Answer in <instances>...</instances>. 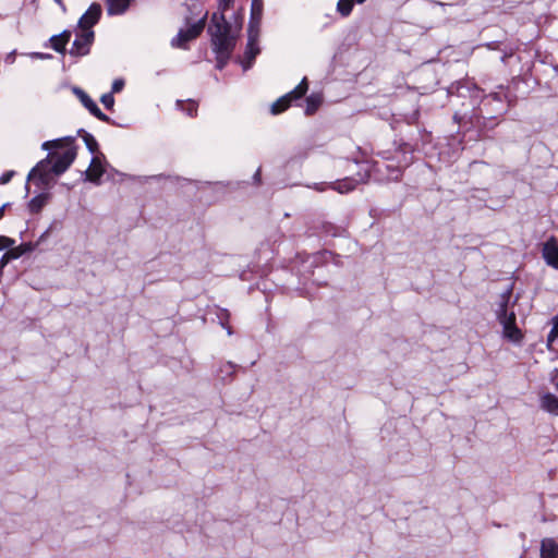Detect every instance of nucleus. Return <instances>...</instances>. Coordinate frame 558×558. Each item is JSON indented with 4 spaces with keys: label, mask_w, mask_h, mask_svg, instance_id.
I'll list each match as a JSON object with an SVG mask.
<instances>
[{
    "label": "nucleus",
    "mask_w": 558,
    "mask_h": 558,
    "mask_svg": "<svg viewBox=\"0 0 558 558\" xmlns=\"http://www.w3.org/2000/svg\"><path fill=\"white\" fill-rule=\"evenodd\" d=\"M15 241L11 238H8L5 235H0V251L5 250L11 246H13Z\"/></svg>",
    "instance_id": "obj_30"
},
{
    "label": "nucleus",
    "mask_w": 558,
    "mask_h": 558,
    "mask_svg": "<svg viewBox=\"0 0 558 558\" xmlns=\"http://www.w3.org/2000/svg\"><path fill=\"white\" fill-rule=\"evenodd\" d=\"M73 93L76 95V97L80 99L82 105L89 111L90 114H93L98 120L106 122L108 124H112V121L110 117L105 114L97 104L89 97V95L84 92L80 87H73Z\"/></svg>",
    "instance_id": "obj_5"
},
{
    "label": "nucleus",
    "mask_w": 558,
    "mask_h": 558,
    "mask_svg": "<svg viewBox=\"0 0 558 558\" xmlns=\"http://www.w3.org/2000/svg\"><path fill=\"white\" fill-rule=\"evenodd\" d=\"M253 3H259L258 0H253Z\"/></svg>",
    "instance_id": "obj_40"
},
{
    "label": "nucleus",
    "mask_w": 558,
    "mask_h": 558,
    "mask_svg": "<svg viewBox=\"0 0 558 558\" xmlns=\"http://www.w3.org/2000/svg\"><path fill=\"white\" fill-rule=\"evenodd\" d=\"M541 558H558V544L553 538H544L541 544Z\"/></svg>",
    "instance_id": "obj_14"
},
{
    "label": "nucleus",
    "mask_w": 558,
    "mask_h": 558,
    "mask_svg": "<svg viewBox=\"0 0 558 558\" xmlns=\"http://www.w3.org/2000/svg\"><path fill=\"white\" fill-rule=\"evenodd\" d=\"M554 326L548 335V342L551 343L558 339V315L553 318Z\"/></svg>",
    "instance_id": "obj_27"
},
{
    "label": "nucleus",
    "mask_w": 558,
    "mask_h": 558,
    "mask_svg": "<svg viewBox=\"0 0 558 558\" xmlns=\"http://www.w3.org/2000/svg\"><path fill=\"white\" fill-rule=\"evenodd\" d=\"M257 37L258 29H248V40L244 52V56L248 61L254 60L256 56L259 53V48L257 47Z\"/></svg>",
    "instance_id": "obj_13"
},
{
    "label": "nucleus",
    "mask_w": 558,
    "mask_h": 558,
    "mask_svg": "<svg viewBox=\"0 0 558 558\" xmlns=\"http://www.w3.org/2000/svg\"><path fill=\"white\" fill-rule=\"evenodd\" d=\"M124 87V81L122 78L114 80L111 86V93H119Z\"/></svg>",
    "instance_id": "obj_32"
},
{
    "label": "nucleus",
    "mask_w": 558,
    "mask_h": 558,
    "mask_svg": "<svg viewBox=\"0 0 558 558\" xmlns=\"http://www.w3.org/2000/svg\"><path fill=\"white\" fill-rule=\"evenodd\" d=\"M94 41V32H82L76 36L72 44L70 54L74 57H83L89 53L90 46Z\"/></svg>",
    "instance_id": "obj_7"
},
{
    "label": "nucleus",
    "mask_w": 558,
    "mask_h": 558,
    "mask_svg": "<svg viewBox=\"0 0 558 558\" xmlns=\"http://www.w3.org/2000/svg\"><path fill=\"white\" fill-rule=\"evenodd\" d=\"M359 184V181L353 178H344L331 184V189L343 194L353 191Z\"/></svg>",
    "instance_id": "obj_18"
},
{
    "label": "nucleus",
    "mask_w": 558,
    "mask_h": 558,
    "mask_svg": "<svg viewBox=\"0 0 558 558\" xmlns=\"http://www.w3.org/2000/svg\"><path fill=\"white\" fill-rule=\"evenodd\" d=\"M404 153L412 151L411 147L408 144H404L400 147Z\"/></svg>",
    "instance_id": "obj_36"
},
{
    "label": "nucleus",
    "mask_w": 558,
    "mask_h": 558,
    "mask_svg": "<svg viewBox=\"0 0 558 558\" xmlns=\"http://www.w3.org/2000/svg\"><path fill=\"white\" fill-rule=\"evenodd\" d=\"M322 102H323V99L319 95L312 94L308 97H306L305 114L313 116L318 110Z\"/></svg>",
    "instance_id": "obj_21"
},
{
    "label": "nucleus",
    "mask_w": 558,
    "mask_h": 558,
    "mask_svg": "<svg viewBox=\"0 0 558 558\" xmlns=\"http://www.w3.org/2000/svg\"><path fill=\"white\" fill-rule=\"evenodd\" d=\"M5 207H7V204H4V205L0 208V220H1V219L3 218V216H4Z\"/></svg>",
    "instance_id": "obj_37"
},
{
    "label": "nucleus",
    "mask_w": 558,
    "mask_h": 558,
    "mask_svg": "<svg viewBox=\"0 0 558 558\" xmlns=\"http://www.w3.org/2000/svg\"><path fill=\"white\" fill-rule=\"evenodd\" d=\"M109 15L123 14L130 7V0H106Z\"/></svg>",
    "instance_id": "obj_16"
},
{
    "label": "nucleus",
    "mask_w": 558,
    "mask_h": 558,
    "mask_svg": "<svg viewBox=\"0 0 558 558\" xmlns=\"http://www.w3.org/2000/svg\"><path fill=\"white\" fill-rule=\"evenodd\" d=\"M101 104L105 106L106 109L112 110L114 106V97L112 93L104 94L100 98Z\"/></svg>",
    "instance_id": "obj_26"
},
{
    "label": "nucleus",
    "mask_w": 558,
    "mask_h": 558,
    "mask_svg": "<svg viewBox=\"0 0 558 558\" xmlns=\"http://www.w3.org/2000/svg\"><path fill=\"white\" fill-rule=\"evenodd\" d=\"M488 97L492 98L495 101H499V102L502 101V98H501V96L498 93H492V94H489Z\"/></svg>",
    "instance_id": "obj_34"
},
{
    "label": "nucleus",
    "mask_w": 558,
    "mask_h": 558,
    "mask_svg": "<svg viewBox=\"0 0 558 558\" xmlns=\"http://www.w3.org/2000/svg\"><path fill=\"white\" fill-rule=\"evenodd\" d=\"M9 250L11 251V256H13L14 259H17L20 258L23 254H25L26 252H29L32 250V244L31 243H22L21 245L16 246V247H9Z\"/></svg>",
    "instance_id": "obj_24"
},
{
    "label": "nucleus",
    "mask_w": 558,
    "mask_h": 558,
    "mask_svg": "<svg viewBox=\"0 0 558 558\" xmlns=\"http://www.w3.org/2000/svg\"><path fill=\"white\" fill-rule=\"evenodd\" d=\"M178 106L184 110L191 118L196 117L198 104L194 100L178 101Z\"/></svg>",
    "instance_id": "obj_23"
},
{
    "label": "nucleus",
    "mask_w": 558,
    "mask_h": 558,
    "mask_svg": "<svg viewBox=\"0 0 558 558\" xmlns=\"http://www.w3.org/2000/svg\"><path fill=\"white\" fill-rule=\"evenodd\" d=\"M102 159H105L104 154L95 155L92 158L89 167L85 171L86 181L97 185L100 183V179L106 171L102 163Z\"/></svg>",
    "instance_id": "obj_8"
},
{
    "label": "nucleus",
    "mask_w": 558,
    "mask_h": 558,
    "mask_svg": "<svg viewBox=\"0 0 558 558\" xmlns=\"http://www.w3.org/2000/svg\"><path fill=\"white\" fill-rule=\"evenodd\" d=\"M543 256L549 266L558 269V241L556 238L551 236L544 244Z\"/></svg>",
    "instance_id": "obj_11"
},
{
    "label": "nucleus",
    "mask_w": 558,
    "mask_h": 558,
    "mask_svg": "<svg viewBox=\"0 0 558 558\" xmlns=\"http://www.w3.org/2000/svg\"><path fill=\"white\" fill-rule=\"evenodd\" d=\"M308 90L307 77H303L302 81L289 93L278 98L270 107V112L274 116L280 114L288 110L292 101L301 99L306 95Z\"/></svg>",
    "instance_id": "obj_3"
},
{
    "label": "nucleus",
    "mask_w": 558,
    "mask_h": 558,
    "mask_svg": "<svg viewBox=\"0 0 558 558\" xmlns=\"http://www.w3.org/2000/svg\"><path fill=\"white\" fill-rule=\"evenodd\" d=\"M453 120H454V122L461 124L462 117L459 113H454L453 114Z\"/></svg>",
    "instance_id": "obj_35"
},
{
    "label": "nucleus",
    "mask_w": 558,
    "mask_h": 558,
    "mask_svg": "<svg viewBox=\"0 0 558 558\" xmlns=\"http://www.w3.org/2000/svg\"><path fill=\"white\" fill-rule=\"evenodd\" d=\"M51 161L49 159V156L43 160H40L28 173L27 180H38V184L46 185L48 184L52 177H51Z\"/></svg>",
    "instance_id": "obj_6"
},
{
    "label": "nucleus",
    "mask_w": 558,
    "mask_h": 558,
    "mask_svg": "<svg viewBox=\"0 0 558 558\" xmlns=\"http://www.w3.org/2000/svg\"><path fill=\"white\" fill-rule=\"evenodd\" d=\"M77 135L81 136L87 147V149L94 154V155H99L101 154L99 151V145H98V142L96 141V138L88 132H86L84 129H80L77 131Z\"/></svg>",
    "instance_id": "obj_19"
},
{
    "label": "nucleus",
    "mask_w": 558,
    "mask_h": 558,
    "mask_svg": "<svg viewBox=\"0 0 558 558\" xmlns=\"http://www.w3.org/2000/svg\"><path fill=\"white\" fill-rule=\"evenodd\" d=\"M367 0H338L336 9L340 16L348 17L351 15L355 4H363Z\"/></svg>",
    "instance_id": "obj_17"
},
{
    "label": "nucleus",
    "mask_w": 558,
    "mask_h": 558,
    "mask_svg": "<svg viewBox=\"0 0 558 558\" xmlns=\"http://www.w3.org/2000/svg\"><path fill=\"white\" fill-rule=\"evenodd\" d=\"M234 0H219L218 12L225 15V13L232 7Z\"/></svg>",
    "instance_id": "obj_29"
},
{
    "label": "nucleus",
    "mask_w": 558,
    "mask_h": 558,
    "mask_svg": "<svg viewBox=\"0 0 558 558\" xmlns=\"http://www.w3.org/2000/svg\"><path fill=\"white\" fill-rule=\"evenodd\" d=\"M511 294H512V288H509L507 291H505L500 295V302L496 310V316H497L498 322H500L501 319H505L509 315L508 304L511 299Z\"/></svg>",
    "instance_id": "obj_15"
},
{
    "label": "nucleus",
    "mask_w": 558,
    "mask_h": 558,
    "mask_svg": "<svg viewBox=\"0 0 558 558\" xmlns=\"http://www.w3.org/2000/svg\"><path fill=\"white\" fill-rule=\"evenodd\" d=\"M11 251L8 250L0 259V268L4 267L10 260L14 259L13 256L10 255Z\"/></svg>",
    "instance_id": "obj_33"
},
{
    "label": "nucleus",
    "mask_w": 558,
    "mask_h": 558,
    "mask_svg": "<svg viewBox=\"0 0 558 558\" xmlns=\"http://www.w3.org/2000/svg\"><path fill=\"white\" fill-rule=\"evenodd\" d=\"M262 15V4L260 3H252V11H251V21H250V28L252 31L258 29V23Z\"/></svg>",
    "instance_id": "obj_22"
},
{
    "label": "nucleus",
    "mask_w": 558,
    "mask_h": 558,
    "mask_svg": "<svg viewBox=\"0 0 558 558\" xmlns=\"http://www.w3.org/2000/svg\"><path fill=\"white\" fill-rule=\"evenodd\" d=\"M36 56H37V57H39V58H46V56H45V54H43V53H37ZM47 57H50V56H49V54H47Z\"/></svg>",
    "instance_id": "obj_39"
},
{
    "label": "nucleus",
    "mask_w": 558,
    "mask_h": 558,
    "mask_svg": "<svg viewBox=\"0 0 558 558\" xmlns=\"http://www.w3.org/2000/svg\"><path fill=\"white\" fill-rule=\"evenodd\" d=\"M101 16V7L99 3H92L87 11L81 16L78 21L80 27L83 32L92 31L90 28L96 25Z\"/></svg>",
    "instance_id": "obj_10"
},
{
    "label": "nucleus",
    "mask_w": 558,
    "mask_h": 558,
    "mask_svg": "<svg viewBox=\"0 0 558 558\" xmlns=\"http://www.w3.org/2000/svg\"><path fill=\"white\" fill-rule=\"evenodd\" d=\"M45 204V198L41 195L35 196L28 203L29 211L33 214H37L41 210Z\"/></svg>",
    "instance_id": "obj_25"
},
{
    "label": "nucleus",
    "mask_w": 558,
    "mask_h": 558,
    "mask_svg": "<svg viewBox=\"0 0 558 558\" xmlns=\"http://www.w3.org/2000/svg\"><path fill=\"white\" fill-rule=\"evenodd\" d=\"M219 318L221 320V325L223 328H226L228 330V333L231 335L232 333V330H231V327L229 326L228 324V320L230 318V314L227 310H223L221 312V314L219 315Z\"/></svg>",
    "instance_id": "obj_28"
},
{
    "label": "nucleus",
    "mask_w": 558,
    "mask_h": 558,
    "mask_svg": "<svg viewBox=\"0 0 558 558\" xmlns=\"http://www.w3.org/2000/svg\"><path fill=\"white\" fill-rule=\"evenodd\" d=\"M205 19L203 17L186 29H180L177 37L172 39L171 44L178 48H186L189 41L196 39L205 27Z\"/></svg>",
    "instance_id": "obj_4"
},
{
    "label": "nucleus",
    "mask_w": 558,
    "mask_h": 558,
    "mask_svg": "<svg viewBox=\"0 0 558 558\" xmlns=\"http://www.w3.org/2000/svg\"><path fill=\"white\" fill-rule=\"evenodd\" d=\"M499 323L502 325L505 338L513 342H520L523 339V333L517 326V316L514 312H510L509 315Z\"/></svg>",
    "instance_id": "obj_9"
},
{
    "label": "nucleus",
    "mask_w": 558,
    "mask_h": 558,
    "mask_svg": "<svg viewBox=\"0 0 558 558\" xmlns=\"http://www.w3.org/2000/svg\"><path fill=\"white\" fill-rule=\"evenodd\" d=\"M71 35L70 31H63L59 35H53L50 38L51 48L59 53H65V47L71 39Z\"/></svg>",
    "instance_id": "obj_12"
},
{
    "label": "nucleus",
    "mask_w": 558,
    "mask_h": 558,
    "mask_svg": "<svg viewBox=\"0 0 558 558\" xmlns=\"http://www.w3.org/2000/svg\"><path fill=\"white\" fill-rule=\"evenodd\" d=\"M541 402L544 410L558 415V397L553 393H546L542 397Z\"/></svg>",
    "instance_id": "obj_20"
},
{
    "label": "nucleus",
    "mask_w": 558,
    "mask_h": 558,
    "mask_svg": "<svg viewBox=\"0 0 558 558\" xmlns=\"http://www.w3.org/2000/svg\"><path fill=\"white\" fill-rule=\"evenodd\" d=\"M254 179L259 182V180H260V170H257V172L254 174Z\"/></svg>",
    "instance_id": "obj_38"
},
{
    "label": "nucleus",
    "mask_w": 558,
    "mask_h": 558,
    "mask_svg": "<svg viewBox=\"0 0 558 558\" xmlns=\"http://www.w3.org/2000/svg\"><path fill=\"white\" fill-rule=\"evenodd\" d=\"M14 174H15V172L13 170L3 172L0 177V184L4 185V184L9 183L12 180Z\"/></svg>",
    "instance_id": "obj_31"
},
{
    "label": "nucleus",
    "mask_w": 558,
    "mask_h": 558,
    "mask_svg": "<svg viewBox=\"0 0 558 558\" xmlns=\"http://www.w3.org/2000/svg\"><path fill=\"white\" fill-rule=\"evenodd\" d=\"M73 137H64L54 141H48L43 144L44 149L65 148L63 151H50L48 154L51 161V171L54 175L65 172L76 158V147L73 145Z\"/></svg>",
    "instance_id": "obj_2"
},
{
    "label": "nucleus",
    "mask_w": 558,
    "mask_h": 558,
    "mask_svg": "<svg viewBox=\"0 0 558 558\" xmlns=\"http://www.w3.org/2000/svg\"><path fill=\"white\" fill-rule=\"evenodd\" d=\"M210 41L214 51L217 53L218 68H222L226 61L230 58L236 38L232 35L231 24L227 21L226 15L221 13H214L208 26Z\"/></svg>",
    "instance_id": "obj_1"
}]
</instances>
